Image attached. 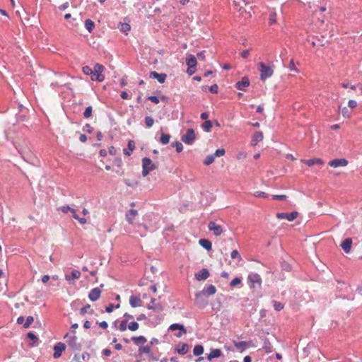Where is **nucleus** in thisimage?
Listing matches in <instances>:
<instances>
[{
	"label": "nucleus",
	"mask_w": 362,
	"mask_h": 362,
	"mask_svg": "<svg viewBox=\"0 0 362 362\" xmlns=\"http://www.w3.org/2000/svg\"><path fill=\"white\" fill-rule=\"evenodd\" d=\"M28 337L33 341V344L31 346H37L38 344V338L32 332H29L28 334Z\"/></svg>",
	"instance_id": "obj_36"
},
{
	"label": "nucleus",
	"mask_w": 362,
	"mask_h": 362,
	"mask_svg": "<svg viewBox=\"0 0 362 362\" xmlns=\"http://www.w3.org/2000/svg\"><path fill=\"white\" fill-rule=\"evenodd\" d=\"M235 346L240 351H243L247 347V344L245 341H239L235 343Z\"/></svg>",
	"instance_id": "obj_38"
},
{
	"label": "nucleus",
	"mask_w": 362,
	"mask_h": 362,
	"mask_svg": "<svg viewBox=\"0 0 362 362\" xmlns=\"http://www.w3.org/2000/svg\"><path fill=\"white\" fill-rule=\"evenodd\" d=\"M92 115V107L91 106H88L86 108L84 112H83V116L86 117V118H88L91 116Z\"/></svg>",
	"instance_id": "obj_48"
},
{
	"label": "nucleus",
	"mask_w": 362,
	"mask_h": 362,
	"mask_svg": "<svg viewBox=\"0 0 362 362\" xmlns=\"http://www.w3.org/2000/svg\"><path fill=\"white\" fill-rule=\"evenodd\" d=\"M286 195H284V194H281V195H278V194L273 195V199H274L284 200V199H286Z\"/></svg>",
	"instance_id": "obj_60"
},
{
	"label": "nucleus",
	"mask_w": 362,
	"mask_h": 362,
	"mask_svg": "<svg viewBox=\"0 0 362 362\" xmlns=\"http://www.w3.org/2000/svg\"><path fill=\"white\" fill-rule=\"evenodd\" d=\"M246 157H247V153L244 151H240L237 155V159H238V160L244 159Z\"/></svg>",
	"instance_id": "obj_58"
},
{
	"label": "nucleus",
	"mask_w": 362,
	"mask_h": 362,
	"mask_svg": "<svg viewBox=\"0 0 362 362\" xmlns=\"http://www.w3.org/2000/svg\"><path fill=\"white\" fill-rule=\"evenodd\" d=\"M75 219H76L77 221H78V222L81 223V224H85L86 223V219L84 218H80L78 217V216L75 213L74 216H73Z\"/></svg>",
	"instance_id": "obj_57"
},
{
	"label": "nucleus",
	"mask_w": 362,
	"mask_h": 362,
	"mask_svg": "<svg viewBox=\"0 0 362 362\" xmlns=\"http://www.w3.org/2000/svg\"><path fill=\"white\" fill-rule=\"evenodd\" d=\"M204 296L202 291L197 293L195 295V303L199 308H204L208 304V301L204 298Z\"/></svg>",
	"instance_id": "obj_7"
},
{
	"label": "nucleus",
	"mask_w": 362,
	"mask_h": 362,
	"mask_svg": "<svg viewBox=\"0 0 362 362\" xmlns=\"http://www.w3.org/2000/svg\"><path fill=\"white\" fill-rule=\"evenodd\" d=\"M172 331L175 330H179L180 332L177 334H175V336L177 337H181L183 334H185L187 332L186 329L182 325L175 323L170 326L169 328Z\"/></svg>",
	"instance_id": "obj_12"
},
{
	"label": "nucleus",
	"mask_w": 362,
	"mask_h": 362,
	"mask_svg": "<svg viewBox=\"0 0 362 362\" xmlns=\"http://www.w3.org/2000/svg\"><path fill=\"white\" fill-rule=\"evenodd\" d=\"M269 21V23L270 25H273V24L276 23V13H273L270 15Z\"/></svg>",
	"instance_id": "obj_56"
},
{
	"label": "nucleus",
	"mask_w": 362,
	"mask_h": 362,
	"mask_svg": "<svg viewBox=\"0 0 362 362\" xmlns=\"http://www.w3.org/2000/svg\"><path fill=\"white\" fill-rule=\"evenodd\" d=\"M34 318L32 316H28L26 319L25 322L23 324L25 328H28L33 322Z\"/></svg>",
	"instance_id": "obj_47"
},
{
	"label": "nucleus",
	"mask_w": 362,
	"mask_h": 362,
	"mask_svg": "<svg viewBox=\"0 0 362 362\" xmlns=\"http://www.w3.org/2000/svg\"><path fill=\"white\" fill-rule=\"evenodd\" d=\"M302 162L307 164L308 166H312L315 164H324V161L321 158H314L310 160H302Z\"/></svg>",
	"instance_id": "obj_25"
},
{
	"label": "nucleus",
	"mask_w": 362,
	"mask_h": 362,
	"mask_svg": "<svg viewBox=\"0 0 362 362\" xmlns=\"http://www.w3.org/2000/svg\"><path fill=\"white\" fill-rule=\"evenodd\" d=\"M247 279L251 283L252 288L260 287L262 279L259 274L255 273L250 274Z\"/></svg>",
	"instance_id": "obj_6"
},
{
	"label": "nucleus",
	"mask_w": 362,
	"mask_h": 362,
	"mask_svg": "<svg viewBox=\"0 0 362 362\" xmlns=\"http://www.w3.org/2000/svg\"><path fill=\"white\" fill-rule=\"evenodd\" d=\"M199 243L202 247L208 251L211 250L212 248L211 243L206 239H200Z\"/></svg>",
	"instance_id": "obj_27"
},
{
	"label": "nucleus",
	"mask_w": 362,
	"mask_h": 362,
	"mask_svg": "<svg viewBox=\"0 0 362 362\" xmlns=\"http://www.w3.org/2000/svg\"><path fill=\"white\" fill-rule=\"evenodd\" d=\"M221 355V351L220 349H216L211 351L209 354L208 355L207 358L211 361L214 358H218Z\"/></svg>",
	"instance_id": "obj_28"
},
{
	"label": "nucleus",
	"mask_w": 362,
	"mask_h": 362,
	"mask_svg": "<svg viewBox=\"0 0 362 362\" xmlns=\"http://www.w3.org/2000/svg\"><path fill=\"white\" fill-rule=\"evenodd\" d=\"M59 210H60L61 211L64 212V213H67L69 211H70L72 215L74 216V214L76 213V211L75 209L71 208L70 206H60L59 208Z\"/></svg>",
	"instance_id": "obj_35"
},
{
	"label": "nucleus",
	"mask_w": 362,
	"mask_h": 362,
	"mask_svg": "<svg viewBox=\"0 0 362 362\" xmlns=\"http://www.w3.org/2000/svg\"><path fill=\"white\" fill-rule=\"evenodd\" d=\"M214 159H215V156H214V155H209V156H207L206 157V158H205V160L204 161V163L206 165H211V163H214Z\"/></svg>",
	"instance_id": "obj_39"
},
{
	"label": "nucleus",
	"mask_w": 362,
	"mask_h": 362,
	"mask_svg": "<svg viewBox=\"0 0 362 362\" xmlns=\"http://www.w3.org/2000/svg\"><path fill=\"white\" fill-rule=\"evenodd\" d=\"M129 304L132 308L141 306V300L139 297L131 296L129 298Z\"/></svg>",
	"instance_id": "obj_20"
},
{
	"label": "nucleus",
	"mask_w": 362,
	"mask_h": 362,
	"mask_svg": "<svg viewBox=\"0 0 362 362\" xmlns=\"http://www.w3.org/2000/svg\"><path fill=\"white\" fill-rule=\"evenodd\" d=\"M82 71H83V74L87 76L92 75V74L93 73V69L88 66H83L82 68Z\"/></svg>",
	"instance_id": "obj_45"
},
{
	"label": "nucleus",
	"mask_w": 362,
	"mask_h": 362,
	"mask_svg": "<svg viewBox=\"0 0 362 362\" xmlns=\"http://www.w3.org/2000/svg\"><path fill=\"white\" fill-rule=\"evenodd\" d=\"M142 175L146 177L151 171L156 169L155 164L148 158H144L142 159Z\"/></svg>",
	"instance_id": "obj_3"
},
{
	"label": "nucleus",
	"mask_w": 362,
	"mask_h": 362,
	"mask_svg": "<svg viewBox=\"0 0 362 362\" xmlns=\"http://www.w3.org/2000/svg\"><path fill=\"white\" fill-rule=\"evenodd\" d=\"M186 63L188 67L195 68L197 66V59L194 55L189 54L186 59Z\"/></svg>",
	"instance_id": "obj_22"
},
{
	"label": "nucleus",
	"mask_w": 362,
	"mask_h": 362,
	"mask_svg": "<svg viewBox=\"0 0 362 362\" xmlns=\"http://www.w3.org/2000/svg\"><path fill=\"white\" fill-rule=\"evenodd\" d=\"M132 340L137 345L146 342V339L144 336L134 337Z\"/></svg>",
	"instance_id": "obj_33"
},
{
	"label": "nucleus",
	"mask_w": 362,
	"mask_h": 362,
	"mask_svg": "<svg viewBox=\"0 0 362 362\" xmlns=\"http://www.w3.org/2000/svg\"><path fill=\"white\" fill-rule=\"evenodd\" d=\"M90 310V312L92 313H93V310H90V305H85L83 308H82L81 309V315H84L87 313H88Z\"/></svg>",
	"instance_id": "obj_50"
},
{
	"label": "nucleus",
	"mask_w": 362,
	"mask_h": 362,
	"mask_svg": "<svg viewBox=\"0 0 362 362\" xmlns=\"http://www.w3.org/2000/svg\"><path fill=\"white\" fill-rule=\"evenodd\" d=\"M138 215V211L136 209H130L126 214V220L132 224L135 217Z\"/></svg>",
	"instance_id": "obj_18"
},
{
	"label": "nucleus",
	"mask_w": 362,
	"mask_h": 362,
	"mask_svg": "<svg viewBox=\"0 0 362 362\" xmlns=\"http://www.w3.org/2000/svg\"><path fill=\"white\" fill-rule=\"evenodd\" d=\"M348 105L349 107L351 108H354L356 107L357 105V103L356 100H350L348 103Z\"/></svg>",
	"instance_id": "obj_59"
},
{
	"label": "nucleus",
	"mask_w": 362,
	"mask_h": 362,
	"mask_svg": "<svg viewBox=\"0 0 362 362\" xmlns=\"http://www.w3.org/2000/svg\"><path fill=\"white\" fill-rule=\"evenodd\" d=\"M298 215V213L297 211H293L291 214L288 213H278L276 214V217L279 219H286L288 221H293L295 220Z\"/></svg>",
	"instance_id": "obj_8"
},
{
	"label": "nucleus",
	"mask_w": 362,
	"mask_h": 362,
	"mask_svg": "<svg viewBox=\"0 0 362 362\" xmlns=\"http://www.w3.org/2000/svg\"><path fill=\"white\" fill-rule=\"evenodd\" d=\"M139 324L136 322H132L128 325V329L131 331H136L139 329Z\"/></svg>",
	"instance_id": "obj_46"
},
{
	"label": "nucleus",
	"mask_w": 362,
	"mask_h": 362,
	"mask_svg": "<svg viewBox=\"0 0 362 362\" xmlns=\"http://www.w3.org/2000/svg\"><path fill=\"white\" fill-rule=\"evenodd\" d=\"M263 139V134L262 132H257L252 136L251 141L252 146H256L258 142L261 141Z\"/></svg>",
	"instance_id": "obj_21"
},
{
	"label": "nucleus",
	"mask_w": 362,
	"mask_h": 362,
	"mask_svg": "<svg viewBox=\"0 0 362 362\" xmlns=\"http://www.w3.org/2000/svg\"><path fill=\"white\" fill-rule=\"evenodd\" d=\"M230 257L232 259H238V260H241V256L240 255L238 251L236 250L232 251Z\"/></svg>",
	"instance_id": "obj_49"
},
{
	"label": "nucleus",
	"mask_w": 362,
	"mask_h": 362,
	"mask_svg": "<svg viewBox=\"0 0 362 362\" xmlns=\"http://www.w3.org/2000/svg\"><path fill=\"white\" fill-rule=\"evenodd\" d=\"M250 86V80L247 77L245 76L240 81H238L235 84V87L240 90H245V88Z\"/></svg>",
	"instance_id": "obj_14"
},
{
	"label": "nucleus",
	"mask_w": 362,
	"mask_h": 362,
	"mask_svg": "<svg viewBox=\"0 0 362 362\" xmlns=\"http://www.w3.org/2000/svg\"><path fill=\"white\" fill-rule=\"evenodd\" d=\"M119 29L121 32L125 33L126 35L130 30V25L128 23H120L119 25Z\"/></svg>",
	"instance_id": "obj_30"
},
{
	"label": "nucleus",
	"mask_w": 362,
	"mask_h": 362,
	"mask_svg": "<svg viewBox=\"0 0 362 362\" xmlns=\"http://www.w3.org/2000/svg\"><path fill=\"white\" fill-rule=\"evenodd\" d=\"M274 309L276 311H280L284 308V305L281 303L274 300L272 302Z\"/></svg>",
	"instance_id": "obj_43"
},
{
	"label": "nucleus",
	"mask_w": 362,
	"mask_h": 362,
	"mask_svg": "<svg viewBox=\"0 0 362 362\" xmlns=\"http://www.w3.org/2000/svg\"><path fill=\"white\" fill-rule=\"evenodd\" d=\"M352 240L351 238L345 239L341 244V247L346 253L351 251Z\"/></svg>",
	"instance_id": "obj_19"
},
{
	"label": "nucleus",
	"mask_w": 362,
	"mask_h": 362,
	"mask_svg": "<svg viewBox=\"0 0 362 362\" xmlns=\"http://www.w3.org/2000/svg\"><path fill=\"white\" fill-rule=\"evenodd\" d=\"M201 291L203 292L205 296H206V295L207 296H213V295H214L216 293V287L214 286L209 285L207 287L204 288Z\"/></svg>",
	"instance_id": "obj_23"
},
{
	"label": "nucleus",
	"mask_w": 362,
	"mask_h": 362,
	"mask_svg": "<svg viewBox=\"0 0 362 362\" xmlns=\"http://www.w3.org/2000/svg\"><path fill=\"white\" fill-rule=\"evenodd\" d=\"M139 352L140 354H151V348L148 346H140L139 349Z\"/></svg>",
	"instance_id": "obj_41"
},
{
	"label": "nucleus",
	"mask_w": 362,
	"mask_h": 362,
	"mask_svg": "<svg viewBox=\"0 0 362 362\" xmlns=\"http://www.w3.org/2000/svg\"><path fill=\"white\" fill-rule=\"evenodd\" d=\"M66 349V346L64 344L62 343V342H59L57 343L54 346V354H53V356L54 358H58L61 356L62 352L65 350Z\"/></svg>",
	"instance_id": "obj_13"
},
{
	"label": "nucleus",
	"mask_w": 362,
	"mask_h": 362,
	"mask_svg": "<svg viewBox=\"0 0 362 362\" xmlns=\"http://www.w3.org/2000/svg\"><path fill=\"white\" fill-rule=\"evenodd\" d=\"M145 123H146V125L148 128H150V127H151L153 125L154 120H153V119L151 117L147 116V117H145Z\"/></svg>",
	"instance_id": "obj_42"
},
{
	"label": "nucleus",
	"mask_w": 362,
	"mask_h": 362,
	"mask_svg": "<svg viewBox=\"0 0 362 362\" xmlns=\"http://www.w3.org/2000/svg\"><path fill=\"white\" fill-rule=\"evenodd\" d=\"M258 69L260 72V79L264 81L267 78H270L273 74L274 70L271 66H267L263 62L258 64Z\"/></svg>",
	"instance_id": "obj_1"
},
{
	"label": "nucleus",
	"mask_w": 362,
	"mask_h": 362,
	"mask_svg": "<svg viewBox=\"0 0 362 362\" xmlns=\"http://www.w3.org/2000/svg\"><path fill=\"white\" fill-rule=\"evenodd\" d=\"M64 338L66 339V342L72 349H78L80 348V344L77 342L75 330L71 331L70 333H67Z\"/></svg>",
	"instance_id": "obj_4"
},
{
	"label": "nucleus",
	"mask_w": 362,
	"mask_h": 362,
	"mask_svg": "<svg viewBox=\"0 0 362 362\" xmlns=\"http://www.w3.org/2000/svg\"><path fill=\"white\" fill-rule=\"evenodd\" d=\"M101 291L98 288H93L89 293L88 298L91 301L97 300L100 296Z\"/></svg>",
	"instance_id": "obj_16"
},
{
	"label": "nucleus",
	"mask_w": 362,
	"mask_h": 362,
	"mask_svg": "<svg viewBox=\"0 0 362 362\" xmlns=\"http://www.w3.org/2000/svg\"><path fill=\"white\" fill-rule=\"evenodd\" d=\"M211 127H212V122L210 120H206L202 124V128L206 132H209L211 131Z\"/></svg>",
	"instance_id": "obj_37"
},
{
	"label": "nucleus",
	"mask_w": 362,
	"mask_h": 362,
	"mask_svg": "<svg viewBox=\"0 0 362 362\" xmlns=\"http://www.w3.org/2000/svg\"><path fill=\"white\" fill-rule=\"evenodd\" d=\"M339 109H340V112L341 113V115H343L344 117H345V118L350 117L351 113L346 107H339Z\"/></svg>",
	"instance_id": "obj_40"
},
{
	"label": "nucleus",
	"mask_w": 362,
	"mask_h": 362,
	"mask_svg": "<svg viewBox=\"0 0 362 362\" xmlns=\"http://www.w3.org/2000/svg\"><path fill=\"white\" fill-rule=\"evenodd\" d=\"M147 308L149 310H162L163 307L161 304L156 303V299L152 298L151 300V303L147 305Z\"/></svg>",
	"instance_id": "obj_24"
},
{
	"label": "nucleus",
	"mask_w": 362,
	"mask_h": 362,
	"mask_svg": "<svg viewBox=\"0 0 362 362\" xmlns=\"http://www.w3.org/2000/svg\"><path fill=\"white\" fill-rule=\"evenodd\" d=\"M225 154V150L223 148H218L216 151L214 156L216 157H221L223 156Z\"/></svg>",
	"instance_id": "obj_52"
},
{
	"label": "nucleus",
	"mask_w": 362,
	"mask_h": 362,
	"mask_svg": "<svg viewBox=\"0 0 362 362\" xmlns=\"http://www.w3.org/2000/svg\"><path fill=\"white\" fill-rule=\"evenodd\" d=\"M172 145L175 147L177 153H180L183 150V145L179 141L175 142Z\"/></svg>",
	"instance_id": "obj_44"
},
{
	"label": "nucleus",
	"mask_w": 362,
	"mask_h": 362,
	"mask_svg": "<svg viewBox=\"0 0 362 362\" xmlns=\"http://www.w3.org/2000/svg\"><path fill=\"white\" fill-rule=\"evenodd\" d=\"M254 196L255 197H262V198H267L268 197V195L264 192H260V191H257L254 193Z\"/></svg>",
	"instance_id": "obj_51"
},
{
	"label": "nucleus",
	"mask_w": 362,
	"mask_h": 362,
	"mask_svg": "<svg viewBox=\"0 0 362 362\" xmlns=\"http://www.w3.org/2000/svg\"><path fill=\"white\" fill-rule=\"evenodd\" d=\"M114 308H115L114 305H113V304H110V305L106 308V312H107V313H112Z\"/></svg>",
	"instance_id": "obj_64"
},
{
	"label": "nucleus",
	"mask_w": 362,
	"mask_h": 362,
	"mask_svg": "<svg viewBox=\"0 0 362 362\" xmlns=\"http://www.w3.org/2000/svg\"><path fill=\"white\" fill-rule=\"evenodd\" d=\"M98 325L103 329H106L107 327V326H108L107 322H105V321H103V322H98Z\"/></svg>",
	"instance_id": "obj_63"
},
{
	"label": "nucleus",
	"mask_w": 362,
	"mask_h": 362,
	"mask_svg": "<svg viewBox=\"0 0 362 362\" xmlns=\"http://www.w3.org/2000/svg\"><path fill=\"white\" fill-rule=\"evenodd\" d=\"M329 165L333 168L345 167L348 165V160L345 158H337L330 160Z\"/></svg>",
	"instance_id": "obj_11"
},
{
	"label": "nucleus",
	"mask_w": 362,
	"mask_h": 362,
	"mask_svg": "<svg viewBox=\"0 0 362 362\" xmlns=\"http://www.w3.org/2000/svg\"><path fill=\"white\" fill-rule=\"evenodd\" d=\"M85 28L89 33H91L95 28V23L90 19H87L85 21Z\"/></svg>",
	"instance_id": "obj_31"
},
{
	"label": "nucleus",
	"mask_w": 362,
	"mask_h": 362,
	"mask_svg": "<svg viewBox=\"0 0 362 362\" xmlns=\"http://www.w3.org/2000/svg\"><path fill=\"white\" fill-rule=\"evenodd\" d=\"M204 352V347L202 345H196L194 347L193 353L195 356H200Z\"/></svg>",
	"instance_id": "obj_34"
},
{
	"label": "nucleus",
	"mask_w": 362,
	"mask_h": 362,
	"mask_svg": "<svg viewBox=\"0 0 362 362\" xmlns=\"http://www.w3.org/2000/svg\"><path fill=\"white\" fill-rule=\"evenodd\" d=\"M196 134L192 129H188L186 134H183L181 137V140L186 144L192 145L194 141Z\"/></svg>",
	"instance_id": "obj_5"
},
{
	"label": "nucleus",
	"mask_w": 362,
	"mask_h": 362,
	"mask_svg": "<svg viewBox=\"0 0 362 362\" xmlns=\"http://www.w3.org/2000/svg\"><path fill=\"white\" fill-rule=\"evenodd\" d=\"M148 100L156 104H158L160 102L159 99L156 96H150Z\"/></svg>",
	"instance_id": "obj_62"
},
{
	"label": "nucleus",
	"mask_w": 362,
	"mask_h": 362,
	"mask_svg": "<svg viewBox=\"0 0 362 362\" xmlns=\"http://www.w3.org/2000/svg\"><path fill=\"white\" fill-rule=\"evenodd\" d=\"M208 228L210 231H212L216 236H219L223 233L222 227L214 221L209 223Z\"/></svg>",
	"instance_id": "obj_9"
},
{
	"label": "nucleus",
	"mask_w": 362,
	"mask_h": 362,
	"mask_svg": "<svg viewBox=\"0 0 362 362\" xmlns=\"http://www.w3.org/2000/svg\"><path fill=\"white\" fill-rule=\"evenodd\" d=\"M135 148V144L133 141L130 140L128 142V148L124 149V153L127 156H130Z\"/></svg>",
	"instance_id": "obj_29"
},
{
	"label": "nucleus",
	"mask_w": 362,
	"mask_h": 362,
	"mask_svg": "<svg viewBox=\"0 0 362 362\" xmlns=\"http://www.w3.org/2000/svg\"><path fill=\"white\" fill-rule=\"evenodd\" d=\"M127 320H122L119 325V330L124 332L127 329Z\"/></svg>",
	"instance_id": "obj_53"
},
{
	"label": "nucleus",
	"mask_w": 362,
	"mask_h": 362,
	"mask_svg": "<svg viewBox=\"0 0 362 362\" xmlns=\"http://www.w3.org/2000/svg\"><path fill=\"white\" fill-rule=\"evenodd\" d=\"M170 134L161 133L160 138V142L162 144L165 145V144H168L170 141Z\"/></svg>",
	"instance_id": "obj_32"
},
{
	"label": "nucleus",
	"mask_w": 362,
	"mask_h": 362,
	"mask_svg": "<svg viewBox=\"0 0 362 362\" xmlns=\"http://www.w3.org/2000/svg\"><path fill=\"white\" fill-rule=\"evenodd\" d=\"M240 283H241V279L240 278L236 277L231 281L230 285L231 286H235L240 284Z\"/></svg>",
	"instance_id": "obj_55"
},
{
	"label": "nucleus",
	"mask_w": 362,
	"mask_h": 362,
	"mask_svg": "<svg viewBox=\"0 0 362 362\" xmlns=\"http://www.w3.org/2000/svg\"><path fill=\"white\" fill-rule=\"evenodd\" d=\"M81 276V272L78 270H73L71 274H66L65 279L70 284H74L76 279Z\"/></svg>",
	"instance_id": "obj_10"
},
{
	"label": "nucleus",
	"mask_w": 362,
	"mask_h": 362,
	"mask_svg": "<svg viewBox=\"0 0 362 362\" xmlns=\"http://www.w3.org/2000/svg\"><path fill=\"white\" fill-rule=\"evenodd\" d=\"M209 276V272L206 269H202L195 274V278L198 281L206 280Z\"/></svg>",
	"instance_id": "obj_15"
},
{
	"label": "nucleus",
	"mask_w": 362,
	"mask_h": 362,
	"mask_svg": "<svg viewBox=\"0 0 362 362\" xmlns=\"http://www.w3.org/2000/svg\"><path fill=\"white\" fill-rule=\"evenodd\" d=\"M218 86L216 84H214L211 86L209 87V90L211 92V93H216L218 92Z\"/></svg>",
	"instance_id": "obj_61"
},
{
	"label": "nucleus",
	"mask_w": 362,
	"mask_h": 362,
	"mask_svg": "<svg viewBox=\"0 0 362 362\" xmlns=\"http://www.w3.org/2000/svg\"><path fill=\"white\" fill-rule=\"evenodd\" d=\"M289 69L296 73L299 72V70L295 66V64L293 59L291 60L289 64Z\"/></svg>",
	"instance_id": "obj_54"
},
{
	"label": "nucleus",
	"mask_w": 362,
	"mask_h": 362,
	"mask_svg": "<svg viewBox=\"0 0 362 362\" xmlns=\"http://www.w3.org/2000/svg\"><path fill=\"white\" fill-rule=\"evenodd\" d=\"M150 77L152 78H156L159 83H163L165 82L167 76L165 74H158L156 71H151L150 72Z\"/></svg>",
	"instance_id": "obj_17"
},
{
	"label": "nucleus",
	"mask_w": 362,
	"mask_h": 362,
	"mask_svg": "<svg viewBox=\"0 0 362 362\" xmlns=\"http://www.w3.org/2000/svg\"><path fill=\"white\" fill-rule=\"evenodd\" d=\"M176 351H177L178 354L184 355L188 352L189 346L187 344H178L176 348Z\"/></svg>",
	"instance_id": "obj_26"
},
{
	"label": "nucleus",
	"mask_w": 362,
	"mask_h": 362,
	"mask_svg": "<svg viewBox=\"0 0 362 362\" xmlns=\"http://www.w3.org/2000/svg\"><path fill=\"white\" fill-rule=\"evenodd\" d=\"M105 70L104 66L100 64H96L94 66L93 73L92 74V80H96L98 81L102 82L105 80V76L103 74V72Z\"/></svg>",
	"instance_id": "obj_2"
}]
</instances>
